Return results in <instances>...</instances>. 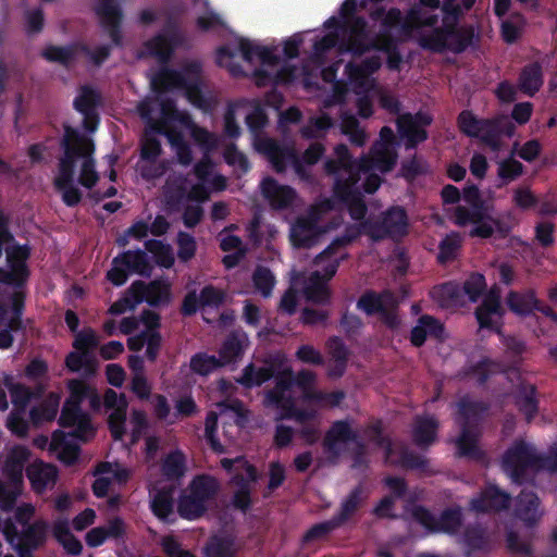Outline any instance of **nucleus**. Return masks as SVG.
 <instances>
[{"label": "nucleus", "mask_w": 557, "mask_h": 557, "mask_svg": "<svg viewBox=\"0 0 557 557\" xmlns=\"http://www.w3.org/2000/svg\"><path fill=\"white\" fill-rule=\"evenodd\" d=\"M15 238L3 246L9 269L0 267V349H9L14 343V334H25L23 319L27 282L30 271L27 260L30 249L27 245L14 244Z\"/></svg>", "instance_id": "nucleus-1"}, {"label": "nucleus", "mask_w": 557, "mask_h": 557, "mask_svg": "<svg viewBox=\"0 0 557 557\" xmlns=\"http://www.w3.org/2000/svg\"><path fill=\"white\" fill-rule=\"evenodd\" d=\"M335 158H329L324 162L326 175L334 176V194L348 209L349 215L355 221H366L368 212L363 195L357 184L360 181L364 165L355 160L345 144H338L334 148Z\"/></svg>", "instance_id": "nucleus-2"}, {"label": "nucleus", "mask_w": 557, "mask_h": 557, "mask_svg": "<svg viewBox=\"0 0 557 557\" xmlns=\"http://www.w3.org/2000/svg\"><path fill=\"white\" fill-rule=\"evenodd\" d=\"M409 233V218L401 206H392L377 220L368 219L358 225H349L345 233L335 237L331 244L315 257V262L329 259L336 255L339 249L347 247L360 235L364 234L373 242H381L385 238L399 239Z\"/></svg>", "instance_id": "nucleus-3"}, {"label": "nucleus", "mask_w": 557, "mask_h": 557, "mask_svg": "<svg viewBox=\"0 0 557 557\" xmlns=\"http://www.w3.org/2000/svg\"><path fill=\"white\" fill-rule=\"evenodd\" d=\"M201 64L197 61L186 63L182 70L162 67L152 76L151 86L157 92L183 89L190 103L208 111L212 103L201 89Z\"/></svg>", "instance_id": "nucleus-4"}, {"label": "nucleus", "mask_w": 557, "mask_h": 557, "mask_svg": "<svg viewBox=\"0 0 557 557\" xmlns=\"http://www.w3.org/2000/svg\"><path fill=\"white\" fill-rule=\"evenodd\" d=\"M457 125L463 135L479 138L493 151L500 150L502 136L511 138L516 133L515 124L507 116L480 119L470 110H462L458 114Z\"/></svg>", "instance_id": "nucleus-5"}, {"label": "nucleus", "mask_w": 557, "mask_h": 557, "mask_svg": "<svg viewBox=\"0 0 557 557\" xmlns=\"http://www.w3.org/2000/svg\"><path fill=\"white\" fill-rule=\"evenodd\" d=\"M219 491L220 483L213 475L206 473L195 475L178 497V516L188 521L202 518Z\"/></svg>", "instance_id": "nucleus-6"}, {"label": "nucleus", "mask_w": 557, "mask_h": 557, "mask_svg": "<svg viewBox=\"0 0 557 557\" xmlns=\"http://www.w3.org/2000/svg\"><path fill=\"white\" fill-rule=\"evenodd\" d=\"M474 35L472 26L459 27L456 21L450 23L444 21L441 27H434L430 34L422 36L419 45L432 52L450 51L459 54L472 45Z\"/></svg>", "instance_id": "nucleus-7"}, {"label": "nucleus", "mask_w": 557, "mask_h": 557, "mask_svg": "<svg viewBox=\"0 0 557 557\" xmlns=\"http://www.w3.org/2000/svg\"><path fill=\"white\" fill-rule=\"evenodd\" d=\"M354 443L350 451L352 465L355 469L368 465L367 447L363 441L360 440L359 434L355 431L348 420H336L332 422L329 430L325 432L322 446L323 450L333 459H338L342 449L341 444Z\"/></svg>", "instance_id": "nucleus-8"}, {"label": "nucleus", "mask_w": 557, "mask_h": 557, "mask_svg": "<svg viewBox=\"0 0 557 557\" xmlns=\"http://www.w3.org/2000/svg\"><path fill=\"white\" fill-rule=\"evenodd\" d=\"M85 139L86 136L72 126L64 127V135L60 144L63 156L59 159L58 174L53 180V185L64 187L65 184L74 183L76 162L86 154Z\"/></svg>", "instance_id": "nucleus-9"}, {"label": "nucleus", "mask_w": 557, "mask_h": 557, "mask_svg": "<svg viewBox=\"0 0 557 557\" xmlns=\"http://www.w3.org/2000/svg\"><path fill=\"white\" fill-rule=\"evenodd\" d=\"M503 468L517 484L525 481L528 469H539L540 455L535 448L523 440L515 441L504 453Z\"/></svg>", "instance_id": "nucleus-10"}, {"label": "nucleus", "mask_w": 557, "mask_h": 557, "mask_svg": "<svg viewBox=\"0 0 557 557\" xmlns=\"http://www.w3.org/2000/svg\"><path fill=\"white\" fill-rule=\"evenodd\" d=\"M505 310L502 306L500 289L493 286L484 295L482 302L475 308L474 315L480 329L502 334V319Z\"/></svg>", "instance_id": "nucleus-11"}, {"label": "nucleus", "mask_w": 557, "mask_h": 557, "mask_svg": "<svg viewBox=\"0 0 557 557\" xmlns=\"http://www.w3.org/2000/svg\"><path fill=\"white\" fill-rule=\"evenodd\" d=\"M258 149L268 157L275 172H285L287 164L290 163L298 176H308L307 169L300 164L298 153L293 147L282 146L274 139L268 138L260 141Z\"/></svg>", "instance_id": "nucleus-12"}, {"label": "nucleus", "mask_w": 557, "mask_h": 557, "mask_svg": "<svg viewBox=\"0 0 557 557\" xmlns=\"http://www.w3.org/2000/svg\"><path fill=\"white\" fill-rule=\"evenodd\" d=\"M102 104L101 94L89 85H82L73 100V108L83 115V127L94 133L100 123L99 108Z\"/></svg>", "instance_id": "nucleus-13"}, {"label": "nucleus", "mask_w": 557, "mask_h": 557, "mask_svg": "<svg viewBox=\"0 0 557 557\" xmlns=\"http://www.w3.org/2000/svg\"><path fill=\"white\" fill-rule=\"evenodd\" d=\"M226 300V293L212 285L207 284L199 293L195 289L188 290L183 298L180 311L183 317H193L199 309L220 308Z\"/></svg>", "instance_id": "nucleus-14"}, {"label": "nucleus", "mask_w": 557, "mask_h": 557, "mask_svg": "<svg viewBox=\"0 0 557 557\" xmlns=\"http://www.w3.org/2000/svg\"><path fill=\"white\" fill-rule=\"evenodd\" d=\"M506 304L517 315L528 317L537 311L557 323V312L540 300L534 289H527L522 293L510 290L506 297Z\"/></svg>", "instance_id": "nucleus-15"}, {"label": "nucleus", "mask_w": 557, "mask_h": 557, "mask_svg": "<svg viewBox=\"0 0 557 557\" xmlns=\"http://www.w3.org/2000/svg\"><path fill=\"white\" fill-rule=\"evenodd\" d=\"M58 423L62 428H74L70 435L83 441L94 436L96 432L90 416L77 403L64 401Z\"/></svg>", "instance_id": "nucleus-16"}, {"label": "nucleus", "mask_w": 557, "mask_h": 557, "mask_svg": "<svg viewBox=\"0 0 557 557\" xmlns=\"http://www.w3.org/2000/svg\"><path fill=\"white\" fill-rule=\"evenodd\" d=\"M95 13L100 18V25L108 33L115 47H122L123 11L116 0H99Z\"/></svg>", "instance_id": "nucleus-17"}, {"label": "nucleus", "mask_w": 557, "mask_h": 557, "mask_svg": "<svg viewBox=\"0 0 557 557\" xmlns=\"http://www.w3.org/2000/svg\"><path fill=\"white\" fill-rule=\"evenodd\" d=\"M49 524L44 519H38L32 524L23 527L20 540L14 548L20 557L32 556L33 553L46 543Z\"/></svg>", "instance_id": "nucleus-18"}, {"label": "nucleus", "mask_w": 557, "mask_h": 557, "mask_svg": "<svg viewBox=\"0 0 557 557\" xmlns=\"http://www.w3.org/2000/svg\"><path fill=\"white\" fill-rule=\"evenodd\" d=\"M510 495L497 485L488 484L470 500V507L476 512H498L510 505Z\"/></svg>", "instance_id": "nucleus-19"}, {"label": "nucleus", "mask_w": 557, "mask_h": 557, "mask_svg": "<svg viewBox=\"0 0 557 557\" xmlns=\"http://www.w3.org/2000/svg\"><path fill=\"white\" fill-rule=\"evenodd\" d=\"M490 405L483 400H472L467 396L461 397L457 403L456 422L462 430H480Z\"/></svg>", "instance_id": "nucleus-20"}, {"label": "nucleus", "mask_w": 557, "mask_h": 557, "mask_svg": "<svg viewBox=\"0 0 557 557\" xmlns=\"http://www.w3.org/2000/svg\"><path fill=\"white\" fill-rule=\"evenodd\" d=\"M323 230L318 221L310 216L296 220L290 228V242L296 248H312L319 243Z\"/></svg>", "instance_id": "nucleus-21"}, {"label": "nucleus", "mask_w": 557, "mask_h": 557, "mask_svg": "<svg viewBox=\"0 0 557 557\" xmlns=\"http://www.w3.org/2000/svg\"><path fill=\"white\" fill-rule=\"evenodd\" d=\"M263 198L273 209H287L296 199V191L288 185H281L278 182L268 176L260 184Z\"/></svg>", "instance_id": "nucleus-22"}, {"label": "nucleus", "mask_w": 557, "mask_h": 557, "mask_svg": "<svg viewBox=\"0 0 557 557\" xmlns=\"http://www.w3.org/2000/svg\"><path fill=\"white\" fill-rule=\"evenodd\" d=\"M428 337L440 342L445 339L444 324L433 315L422 314L410 332V343L413 347H422Z\"/></svg>", "instance_id": "nucleus-23"}, {"label": "nucleus", "mask_w": 557, "mask_h": 557, "mask_svg": "<svg viewBox=\"0 0 557 557\" xmlns=\"http://www.w3.org/2000/svg\"><path fill=\"white\" fill-rule=\"evenodd\" d=\"M544 84L543 65L539 61L525 64L519 73L517 88L525 96L534 97Z\"/></svg>", "instance_id": "nucleus-24"}, {"label": "nucleus", "mask_w": 557, "mask_h": 557, "mask_svg": "<svg viewBox=\"0 0 557 557\" xmlns=\"http://www.w3.org/2000/svg\"><path fill=\"white\" fill-rule=\"evenodd\" d=\"M440 423L433 416H418L412 428V441L421 449H428L437 440Z\"/></svg>", "instance_id": "nucleus-25"}, {"label": "nucleus", "mask_w": 557, "mask_h": 557, "mask_svg": "<svg viewBox=\"0 0 557 557\" xmlns=\"http://www.w3.org/2000/svg\"><path fill=\"white\" fill-rule=\"evenodd\" d=\"M385 305L397 307L396 297L391 289H384L381 293L368 289L357 301V308L367 315L379 314Z\"/></svg>", "instance_id": "nucleus-26"}, {"label": "nucleus", "mask_w": 557, "mask_h": 557, "mask_svg": "<svg viewBox=\"0 0 557 557\" xmlns=\"http://www.w3.org/2000/svg\"><path fill=\"white\" fill-rule=\"evenodd\" d=\"M540 498L533 491L522 490L517 497L516 515L528 527H534L541 519Z\"/></svg>", "instance_id": "nucleus-27"}, {"label": "nucleus", "mask_w": 557, "mask_h": 557, "mask_svg": "<svg viewBox=\"0 0 557 557\" xmlns=\"http://www.w3.org/2000/svg\"><path fill=\"white\" fill-rule=\"evenodd\" d=\"M480 436V430L460 429V434L455 441L457 456L474 461L484 460L485 453L479 446Z\"/></svg>", "instance_id": "nucleus-28"}, {"label": "nucleus", "mask_w": 557, "mask_h": 557, "mask_svg": "<svg viewBox=\"0 0 557 557\" xmlns=\"http://www.w3.org/2000/svg\"><path fill=\"white\" fill-rule=\"evenodd\" d=\"M150 508L159 520L166 523L175 522L174 487L163 486L158 490L152 496Z\"/></svg>", "instance_id": "nucleus-29"}, {"label": "nucleus", "mask_w": 557, "mask_h": 557, "mask_svg": "<svg viewBox=\"0 0 557 557\" xmlns=\"http://www.w3.org/2000/svg\"><path fill=\"white\" fill-rule=\"evenodd\" d=\"M69 435L55 430L51 435L50 450L57 453L58 459L65 466H73L78 460L81 448L69 440Z\"/></svg>", "instance_id": "nucleus-30"}, {"label": "nucleus", "mask_w": 557, "mask_h": 557, "mask_svg": "<svg viewBox=\"0 0 557 557\" xmlns=\"http://www.w3.org/2000/svg\"><path fill=\"white\" fill-rule=\"evenodd\" d=\"M3 385L10 392L13 405L22 410L27 407L33 398H39L45 389L42 384H37L35 389H32L22 383H15L10 374L4 375Z\"/></svg>", "instance_id": "nucleus-31"}, {"label": "nucleus", "mask_w": 557, "mask_h": 557, "mask_svg": "<svg viewBox=\"0 0 557 557\" xmlns=\"http://www.w3.org/2000/svg\"><path fill=\"white\" fill-rule=\"evenodd\" d=\"M248 344V336L244 331H233L223 341L219 350L223 364L235 362L239 359Z\"/></svg>", "instance_id": "nucleus-32"}, {"label": "nucleus", "mask_w": 557, "mask_h": 557, "mask_svg": "<svg viewBox=\"0 0 557 557\" xmlns=\"http://www.w3.org/2000/svg\"><path fill=\"white\" fill-rule=\"evenodd\" d=\"M26 475L36 492L45 491L50 484L53 485L58 479V470L54 466L42 461L34 462L26 469Z\"/></svg>", "instance_id": "nucleus-33"}, {"label": "nucleus", "mask_w": 557, "mask_h": 557, "mask_svg": "<svg viewBox=\"0 0 557 557\" xmlns=\"http://www.w3.org/2000/svg\"><path fill=\"white\" fill-rule=\"evenodd\" d=\"M537 389L532 384H521L515 395V405L521 412L528 423H530L539 412Z\"/></svg>", "instance_id": "nucleus-34"}, {"label": "nucleus", "mask_w": 557, "mask_h": 557, "mask_svg": "<svg viewBox=\"0 0 557 557\" xmlns=\"http://www.w3.org/2000/svg\"><path fill=\"white\" fill-rule=\"evenodd\" d=\"M238 49L247 62H251L255 57H258L263 65L276 66L281 61L273 48L255 45L246 38L239 40Z\"/></svg>", "instance_id": "nucleus-35"}, {"label": "nucleus", "mask_w": 557, "mask_h": 557, "mask_svg": "<svg viewBox=\"0 0 557 557\" xmlns=\"http://www.w3.org/2000/svg\"><path fill=\"white\" fill-rule=\"evenodd\" d=\"M122 262L131 273L149 277L152 272V265L145 250H126L115 257V263Z\"/></svg>", "instance_id": "nucleus-36"}, {"label": "nucleus", "mask_w": 557, "mask_h": 557, "mask_svg": "<svg viewBox=\"0 0 557 557\" xmlns=\"http://www.w3.org/2000/svg\"><path fill=\"white\" fill-rule=\"evenodd\" d=\"M205 557H236L235 539L230 535H211L203 547Z\"/></svg>", "instance_id": "nucleus-37"}, {"label": "nucleus", "mask_w": 557, "mask_h": 557, "mask_svg": "<svg viewBox=\"0 0 557 557\" xmlns=\"http://www.w3.org/2000/svg\"><path fill=\"white\" fill-rule=\"evenodd\" d=\"M84 146L86 154L82 156L83 162L81 165L78 183L85 188L91 189L99 181V175L96 171V161L92 157L95 152V145L91 139L86 137Z\"/></svg>", "instance_id": "nucleus-38"}, {"label": "nucleus", "mask_w": 557, "mask_h": 557, "mask_svg": "<svg viewBox=\"0 0 557 557\" xmlns=\"http://www.w3.org/2000/svg\"><path fill=\"white\" fill-rule=\"evenodd\" d=\"M463 542L469 552H488L492 541L485 527L480 523L469 524L463 531Z\"/></svg>", "instance_id": "nucleus-39"}, {"label": "nucleus", "mask_w": 557, "mask_h": 557, "mask_svg": "<svg viewBox=\"0 0 557 557\" xmlns=\"http://www.w3.org/2000/svg\"><path fill=\"white\" fill-rule=\"evenodd\" d=\"M163 194L169 207H181L187 201V178L182 174L170 176L166 180Z\"/></svg>", "instance_id": "nucleus-40"}, {"label": "nucleus", "mask_w": 557, "mask_h": 557, "mask_svg": "<svg viewBox=\"0 0 557 557\" xmlns=\"http://www.w3.org/2000/svg\"><path fill=\"white\" fill-rule=\"evenodd\" d=\"M431 296L441 307H455L461 304L462 290L457 282L449 281L434 286Z\"/></svg>", "instance_id": "nucleus-41"}, {"label": "nucleus", "mask_w": 557, "mask_h": 557, "mask_svg": "<svg viewBox=\"0 0 557 557\" xmlns=\"http://www.w3.org/2000/svg\"><path fill=\"white\" fill-rule=\"evenodd\" d=\"M274 376V369L272 367L257 368L252 362L247 364L242 370V375L236 379V382L245 388H252L261 386Z\"/></svg>", "instance_id": "nucleus-42"}, {"label": "nucleus", "mask_w": 557, "mask_h": 557, "mask_svg": "<svg viewBox=\"0 0 557 557\" xmlns=\"http://www.w3.org/2000/svg\"><path fill=\"white\" fill-rule=\"evenodd\" d=\"M462 237L458 232H450L438 244L437 263L446 265L455 261L462 248Z\"/></svg>", "instance_id": "nucleus-43"}, {"label": "nucleus", "mask_w": 557, "mask_h": 557, "mask_svg": "<svg viewBox=\"0 0 557 557\" xmlns=\"http://www.w3.org/2000/svg\"><path fill=\"white\" fill-rule=\"evenodd\" d=\"M398 129L401 136L407 139V149L416 148L418 144L428 138V132L413 120L411 114L403 115L399 119Z\"/></svg>", "instance_id": "nucleus-44"}, {"label": "nucleus", "mask_w": 557, "mask_h": 557, "mask_svg": "<svg viewBox=\"0 0 557 557\" xmlns=\"http://www.w3.org/2000/svg\"><path fill=\"white\" fill-rule=\"evenodd\" d=\"M186 457L180 449L170 451L161 463L162 475L169 481H178L186 473Z\"/></svg>", "instance_id": "nucleus-45"}, {"label": "nucleus", "mask_w": 557, "mask_h": 557, "mask_svg": "<svg viewBox=\"0 0 557 557\" xmlns=\"http://www.w3.org/2000/svg\"><path fill=\"white\" fill-rule=\"evenodd\" d=\"M366 498L363 486L361 484L357 485L342 502L339 511L333 517L343 525L359 509Z\"/></svg>", "instance_id": "nucleus-46"}, {"label": "nucleus", "mask_w": 557, "mask_h": 557, "mask_svg": "<svg viewBox=\"0 0 557 557\" xmlns=\"http://www.w3.org/2000/svg\"><path fill=\"white\" fill-rule=\"evenodd\" d=\"M65 367L73 373L84 370L87 376H92L97 372L98 361L94 354H83L76 350L66 355Z\"/></svg>", "instance_id": "nucleus-47"}, {"label": "nucleus", "mask_w": 557, "mask_h": 557, "mask_svg": "<svg viewBox=\"0 0 557 557\" xmlns=\"http://www.w3.org/2000/svg\"><path fill=\"white\" fill-rule=\"evenodd\" d=\"M462 524V512L459 507L444 509L436 517L435 533L456 534Z\"/></svg>", "instance_id": "nucleus-48"}, {"label": "nucleus", "mask_w": 557, "mask_h": 557, "mask_svg": "<svg viewBox=\"0 0 557 557\" xmlns=\"http://www.w3.org/2000/svg\"><path fill=\"white\" fill-rule=\"evenodd\" d=\"M145 301L151 307H159L168 304L171 299V286L161 280H153L146 283L144 290Z\"/></svg>", "instance_id": "nucleus-49"}, {"label": "nucleus", "mask_w": 557, "mask_h": 557, "mask_svg": "<svg viewBox=\"0 0 557 557\" xmlns=\"http://www.w3.org/2000/svg\"><path fill=\"white\" fill-rule=\"evenodd\" d=\"M145 47L150 55L157 58L162 63H166L174 51L172 38L163 34H158L149 39Z\"/></svg>", "instance_id": "nucleus-50"}, {"label": "nucleus", "mask_w": 557, "mask_h": 557, "mask_svg": "<svg viewBox=\"0 0 557 557\" xmlns=\"http://www.w3.org/2000/svg\"><path fill=\"white\" fill-rule=\"evenodd\" d=\"M145 248L153 255L158 265L164 269H171L174 265L175 258L169 244L159 239H148L145 242Z\"/></svg>", "instance_id": "nucleus-51"}, {"label": "nucleus", "mask_w": 557, "mask_h": 557, "mask_svg": "<svg viewBox=\"0 0 557 557\" xmlns=\"http://www.w3.org/2000/svg\"><path fill=\"white\" fill-rule=\"evenodd\" d=\"M381 59L377 55H371L361 61L360 64L349 62L346 65V72L351 81H363L381 67Z\"/></svg>", "instance_id": "nucleus-52"}, {"label": "nucleus", "mask_w": 557, "mask_h": 557, "mask_svg": "<svg viewBox=\"0 0 557 557\" xmlns=\"http://www.w3.org/2000/svg\"><path fill=\"white\" fill-rule=\"evenodd\" d=\"M28 453L25 448L20 449V457L9 458L4 465V474L9 481V485L21 491L23 484V462L26 460Z\"/></svg>", "instance_id": "nucleus-53"}, {"label": "nucleus", "mask_w": 557, "mask_h": 557, "mask_svg": "<svg viewBox=\"0 0 557 557\" xmlns=\"http://www.w3.org/2000/svg\"><path fill=\"white\" fill-rule=\"evenodd\" d=\"M223 363L219 358L207 352H197L191 356L189 361L190 370L199 375L206 376L222 367Z\"/></svg>", "instance_id": "nucleus-54"}, {"label": "nucleus", "mask_w": 557, "mask_h": 557, "mask_svg": "<svg viewBox=\"0 0 557 557\" xmlns=\"http://www.w3.org/2000/svg\"><path fill=\"white\" fill-rule=\"evenodd\" d=\"M275 276L268 267L258 265L252 273V283L258 293L264 298L272 295Z\"/></svg>", "instance_id": "nucleus-55"}, {"label": "nucleus", "mask_w": 557, "mask_h": 557, "mask_svg": "<svg viewBox=\"0 0 557 557\" xmlns=\"http://www.w3.org/2000/svg\"><path fill=\"white\" fill-rule=\"evenodd\" d=\"M485 276L480 272H472L461 286L462 295H467L469 301L476 302L486 290Z\"/></svg>", "instance_id": "nucleus-56"}, {"label": "nucleus", "mask_w": 557, "mask_h": 557, "mask_svg": "<svg viewBox=\"0 0 557 557\" xmlns=\"http://www.w3.org/2000/svg\"><path fill=\"white\" fill-rule=\"evenodd\" d=\"M41 55L49 62L67 66L74 60L75 49L73 46L49 45L41 51Z\"/></svg>", "instance_id": "nucleus-57"}, {"label": "nucleus", "mask_w": 557, "mask_h": 557, "mask_svg": "<svg viewBox=\"0 0 557 557\" xmlns=\"http://www.w3.org/2000/svg\"><path fill=\"white\" fill-rule=\"evenodd\" d=\"M128 406L115 408L108 417V428L114 441H122L126 434V413Z\"/></svg>", "instance_id": "nucleus-58"}, {"label": "nucleus", "mask_w": 557, "mask_h": 557, "mask_svg": "<svg viewBox=\"0 0 557 557\" xmlns=\"http://www.w3.org/2000/svg\"><path fill=\"white\" fill-rule=\"evenodd\" d=\"M45 12L41 8H34L24 12V32L28 37L39 35L45 28Z\"/></svg>", "instance_id": "nucleus-59"}, {"label": "nucleus", "mask_w": 557, "mask_h": 557, "mask_svg": "<svg viewBox=\"0 0 557 557\" xmlns=\"http://www.w3.org/2000/svg\"><path fill=\"white\" fill-rule=\"evenodd\" d=\"M162 152L160 140L149 132H146L140 141V159L146 162H156Z\"/></svg>", "instance_id": "nucleus-60"}, {"label": "nucleus", "mask_w": 557, "mask_h": 557, "mask_svg": "<svg viewBox=\"0 0 557 557\" xmlns=\"http://www.w3.org/2000/svg\"><path fill=\"white\" fill-rule=\"evenodd\" d=\"M59 403L57 399L44 401L39 406H35L29 411V417L35 424L52 421L58 414Z\"/></svg>", "instance_id": "nucleus-61"}, {"label": "nucleus", "mask_w": 557, "mask_h": 557, "mask_svg": "<svg viewBox=\"0 0 557 557\" xmlns=\"http://www.w3.org/2000/svg\"><path fill=\"white\" fill-rule=\"evenodd\" d=\"M500 362L490 358H483L471 368V373L476 376L479 384H485L492 374L502 372Z\"/></svg>", "instance_id": "nucleus-62"}, {"label": "nucleus", "mask_w": 557, "mask_h": 557, "mask_svg": "<svg viewBox=\"0 0 557 557\" xmlns=\"http://www.w3.org/2000/svg\"><path fill=\"white\" fill-rule=\"evenodd\" d=\"M98 337L91 327H86L75 334L73 347L83 354H92L98 346Z\"/></svg>", "instance_id": "nucleus-63"}, {"label": "nucleus", "mask_w": 557, "mask_h": 557, "mask_svg": "<svg viewBox=\"0 0 557 557\" xmlns=\"http://www.w3.org/2000/svg\"><path fill=\"white\" fill-rule=\"evenodd\" d=\"M177 258L182 262L190 261L197 251V243L193 235L180 231L177 234Z\"/></svg>", "instance_id": "nucleus-64"}]
</instances>
